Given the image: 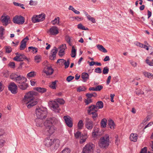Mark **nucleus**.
Masks as SVG:
<instances>
[{"label":"nucleus","mask_w":153,"mask_h":153,"mask_svg":"<svg viewBox=\"0 0 153 153\" xmlns=\"http://www.w3.org/2000/svg\"><path fill=\"white\" fill-rule=\"evenodd\" d=\"M63 119L67 125L69 127L71 128L73 126V123L71 118L69 116H65L63 117Z\"/></svg>","instance_id":"12"},{"label":"nucleus","mask_w":153,"mask_h":153,"mask_svg":"<svg viewBox=\"0 0 153 153\" xmlns=\"http://www.w3.org/2000/svg\"><path fill=\"white\" fill-rule=\"evenodd\" d=\"M43 72L47 75H50L53 73V70L51 67L48 66L45 68Z\"/></svg>","instance_id":"19"},{"label":"nucleus","mask_w":153,"mask_h":153,"mask_svg":"<svg viewBox=\"0 0 153 153\" xmlns=\"http://www.w3.org/2000/svg\"><path fill=\"white\" fill-rule=\"evenodd\" d=\"M14 23L18 25H22L25 22L24 18L21 16H16L14 17L13 20Z\"/></svg>","instance_id":"7"},{"label":"nucleus","mask_w":153,"mask_h":153,"mask_svg":"<svg viewBox=\"0 0 153 153\" xmlns=\"http://www.w3.org/2000/svg\"><path fill=\"white\" fill-rule=\"evenodd\" d=\"M59 142V140H55L52 138L51 137H48L45 139L44 143L46 146L50 147L54 143V142Z\"/></svg>","instance_id":"4"},{"label":"nucleus","mask_w":153,"mask_h":153,"mask_svg":"<svg viewBox=\"0 0 153 153\" xmlns=\"http://www.w3.org/2000/svg\"><path fill=\"white\" fill-rule=\"evenodd\" d=\"M1 21L4 26H7L10 22V17L8 16H2L1 17Z\"/></svg>","instance_id":"10"},{"label":"nucleus","mask_w":153,"mask_h":153,"mask_svg":"<svg viewBox=\"0 0 153 153\" xmlns=\"http://www.w3.org/2000/svg\"><path fill=\"white\" fill-rule=\"evenodd\" d=\"M78 128L79 129H82L84 126V123L82 120H80L78 122L77 124Z\"/></svg>","instance_id":"30"},{"label":"nucleus","mask_w":153,"mask_h":153,"mask_svg":"<svg viewBox=\"0 0 153 153\" xmlns=\"http://www.w3.org/2000/svg\"><path fill=\"white\" fill-rule=\"evenodd\" d=\"M65 61V60L63 59H59L57 60L56 63H59L60 66H62L64 65V63Z\"/></svg>","instance_id":"36"},{"label":"nucleus","mask_w":153,"mask_h":153,"mask_svg":"<svg viewBox=\"0 0 153 153\" xmlns=\"http://www.w3.org/2000/svg\"><path fill=\"white\" fill-rule=\"evenodd\" d=\"M147 64L150 66H153V62H151L149 61L148 59H146V61Z\"/></svg>","instance_id":"61"},{"label":"nucleus","mask_w":153,"mask_h":153,"mask_svg":"<svg viewBox=\"0 0 153 153\" xmlns=\"http://www.w3.org/2000/svg\"><path fill=\"white\" fill-rule=\"evenodd\" d=\"M147 148L146 147H144L141 149L140 153H146Z\"/></svg>","instance_id":"60"},{"label":"nucleus","mask_w":153,"mask_h":153,"mask_svg":"<svg viewBox=\"0 0 153 153\" xmlns=\"http://www.w3.org/2000/svg\"><path fill=\"white\" fill-rule=\"evenodd\" d=\"M136 45L137 46H139L141 48H143L144 47V45L143 44L139 42H137L136 43Z\"/></svg>","instance_id":"63"},{"label":"nucleus","mask_w":153,"mask_h":153,"mask_svg":"<svg viewBox=\"0 0 153 153\" xmlns=\"http://www.w3.org/2000/svg\"><path fill=\"white\" fill-rule=\"evenodd\" d=\"M99 131V129L97 127H94V128L93 131L92 133V135L93 137H95L98 136V134Z\"/></svg>","instance_id":"26"},{"label":"nucleus","mask_w":153,"mask_h":153,"mask_svg":"<svg viewBox=\"0 0 153 153\" xmlns=\"http://www.w3.org/2000/svg\"><path fill=\"white\" fill-rule=\"evenodd\" d=\"M94 71L95 72L100 74L102 73V69L100 68H97L95 69Z\"/></svg>","instance_id":"55"},{"label":"nucleus","mask_w":153,"mask_h":153,"mask_svg":"<svg viewBox=\"0 0 153 153\" xmlns=\"http://www.w3.org/2000/svg\"><path fill=\"white\" fill-rule=\"evenodd\" d=\"M57 120L55 117L48 118L44 122V125L45 127L53 126V124L57 122Z\"/></svg>","instance_id":"6"},{"label":"nucleus","mask_w":153,"mask_h":153,"mask_svg":"<svg viewBox=\"0 0 153 153\" xmlns=\"http://www.w3.org/2000/svg\"><path fill=\"white\" fill-rule=\"evenodd\" d=\"M13 59L18 62L22 61L24 59H26L28 62L29 61V59L23 54H21L19 55V56H16L13 58Z\"/></svg>","instance_id":"11"},{"label":"nucleus","mask_w":153,"mask_h":153,"mask_svg":"<svg viewBox=\"0 0 153 153\" xmlns=\"http://www.w3.org/2000/svg\"><path fill=\"white\" fill-rule=\"evenodd\" d=\"M51 107L52 108L53 110L56 112L59 113L60 110L59 105L56 102L54 101L51 104Z\"/></svg>","instance_id":"15"},{"label":"nucleus","mask_w":153,"mask_h":153,"mask_svg":"<svg viewBox=\"0 0 153 153\" xmlns=\"http://www.w3.org/2000/svg\"><path fill=\"white\" fill-rule=\"evenodd\" d=\"M143 74L146 77H147L148 78H150L152 76V74L148 72H143Z\"/></svg>","instance_id":"45"},{"label":"nucleus","mask_w":153,"mask_h":153,"mask_svg":"<svg viewBox=\"0 0 153 153\" xmlns=\"http://www.w3.org/2000/svg\"><path fill=\"white\" fill-rule=\"evenodd\" d=\"M109 141V136L106 134L100 138L98 142L99 146L102 148H106L108 146Z\"/></svg>","instance_id":"2"},{"label":"nucleus","mask_w":153,"mask_h":153,"mask_svg":"<svg viewBox=\"0 0 153 153\" xmlns=\"http://www.w3.org/2000/svg\"><path fill=\"white\" fill-rule=\"evenodd\" d=\"M84 102L86 105H88L91 103L92 102V101L91 99H85L84 100Z\"/></svg>","instance_id":"49"},{"label":"nucleus","mask_w":153,"mask_h":153,"mask_svg":"<svg viewBox=\"0 0 153 153\" xmlns=\"http://www.w3.org/2000/svg\"><path fill=\"white\" fill-rule=\"evenodd\" d=\"M49 58L51 60H54L56 58V56L50 53L49 56Z\"/></svg>","instance_id":"58"},{"label":"nucleus","mask_w":153,"mask_h":153,"mask_svg":"<svg viewBox=\"0 0 153 153\" xmlns=\"http://www.w3.org/2000/svg\"><path fill=\"white\" fill-rule=\"evenodd\" d=\"M8 88L12 93L16 94L18 92L17 86L14 82H10L8 85Z\"/></svg>","instance_id":"8"},{"label":"nucleus","mask_w":153,"mask_h":153,"mask_svg":"<svg viewBox=\"0 0 153 153\" xmlns=\"http://www.w3.org/2000/svg\"><path fill=\"white\" fill-rule=\"evenodd\" d=\"M81 77L83 79V81L85 82L89 79V75L87 73L83 72L81 74Z\"/></svg>","instance_id":"22"},{"label":"nucleus","mask_w":153,"mask_h":153,"mask_svg":"<svg viewBox=\"0 0 153 153\" xmlns=\"http://www.w3.org/2000/svg\"><path fill=\"white\" fill-rule=\"evenodd\" d=\"M97 112V111L92 112V113H90V114H88L89 115L92 114V117L94 120H96L97 118L98 117V114Z\"/></svg>","instance_id":"29"},{"label":"nucleus","mask_w":153,"mask_h":153,"mask_svg":"<svg viewBox=\"0 0 153 153\" xmlns=\"http://www.w3.org/2000/svg\"><path fill=\"white\" fill-rule=\"evenodd\" d=\"M109 71V68L107 67H106L103 68L102 71L103 74H107Z\"/></svg>","instance_id":"47"},{"label":"nucleus","mask_w":153,"mask_h":153,"mask_svg":"<svg viewBox=\"0 0 153 153\" xmlns=\"http://www.w3.org/2000/svg\"><path fill=\"white\" fill-rule=\"evenodd\" d=\"M4 28L3 27H0V37L1 39H3L4 37L3 36L4 31Z\"/></svg>","instance_id":"44"},{"label":"nucleus","mask_w":153,"mask_h":153,"mask_svg":"<svg viewBox=\"0 0 153 153\" xmlns=\"http://www.w3.org/2000/svg\"><path fill=\"white\" fill-rule=\"evenodd\" d=\"M35 75H36V74H35V72L33 71H32L27 74V77H33Z\"/></svg>","instance_id":"51"},{"label":"nucleus","mask_w":153,"mask_h":153,"mask_svg":"<svg viewBox=\"0 0 153 153\" xmlns=\"http://www.w3.org/2000/svg\"><path fill=\"white\" fill-rule=\"evenodd\" d=\"M18 75L14 73H12L10 76V78L13 80L15 81Z\"/></svg>","instance_id":"37"},{"label":"nucleus","mask_w":153,"mask_h":153,"mask_svg":"<svg viewBox=\"0 0 153 153\" xmlns=\"http://www.w3.org/2000/svg\"><path fill=\"white\" fill-rule=\"evenodd\" d=\"M34 89L36 90L38 92L42 94L46 92L47 89L43 88H41L40 87H37L34 88Z\"/></svg>","instance_id":"23"},{"label":"nucleus","mask_w":153,"mask_h":153,"mask_svg":"<svg viewBox=\"0 0 153 153\" xmlns=\"http://www.w3.org/2000/svg\"><path fill=\"white\" fill-rule=\"evenodd\" d=\"M28 86V84L25 82L22 83V84H20V85H19V88L22 90L26 89Z\"/></svg>","instance_id":"25"},{"label":"nucleus","mask_w":153,"mask_h":153,"mask_svg":"<svg viewBox=\"0 0 153 153\" xmlns=\"http://www.w3.org/2000/svg\"><path fill=\"white\" fill-rule=\"evenodd\" d=\"M74 78V76H69L67 77L66 78V80L68 82H70Z\"/></svg>","instance_id":"57"},{"label":"nucleus","mask_w":153,"mask_h":153,"mask_svg":"<svg viewBox=\"0 0 153 153\" xmlns=\"http://www.w3.org/2000/svg\"><path fill=\"white\" fill-rule=\"evenodd\" d=\"M58 51V49L56 47H54L53 49L51 51V54L54 55V56H56V54Z\"/></svg>","instance_id":"40"},{"label":"nucleus","mask_w":153,"mask_h":153,"mask_svg":"<svg viewBox=\"0 0 153 153\" xmlns=\"http://www.w3.org/2000/svg\"><path fill=\"white\" fill-rule=\"evenodd\" d=\"M51 23L53 25H55L56 23L59 25V18L57 17V18H56L54 20L51 21Z\"/></svg>","instance_id":"43"},{"label":"nucleus","mask_w":153,"mask_h":153,"mask_svg":"<svg viewBox=\"0 0 153 153\" xmlns=\"http://www.w3.org/2000/svg\"><path fill=\"white\" fill-rule=\"evenodd\" d=\"M86 88L84 86H79L77 88V91L80 92L81 91H85Z\"/></svg>","instance_id":"39"},{"label":"nucleus","mask_w":153,"mask_h":153,"mask_svg":"<svg viewBox=\"0 0 153 153\" xmlns=\"http://www.w3.org/2000/svg\"><path fill=\"white\" fill-rule=\"evenodd\" d=\"M6 52L7 53H10L12 50V48H11L9 46H6L5 47Z\"/></svg>","instance_id":"46"},{"label":"nucleus","mask_w":153,"mask_h":153,"mask_svg":"<svg viewBox=\"0 0 153 153\" xmlns=\"http://www.w3.org/2000/svg\"><path fill=\"white\" fill-rule=\"evenodd\" d=\"M36 17L38 18V19H42L43 18H44V20L45 19V16L44 13H41V14L39 15L38 16H36Z\"/></svg>","instance_id":"48"},{"label":"nucleus","mask_w":153,"mask_h":153,"mask_svg":"<svg viewBox=\"0 0 153 153\" xmlns=\"http://www.w3.org/2000/svg\"><path fill=\"white\" fill-rule=\"evenodd\" d=\"M28 49L29 50V51H30V49L31 50L32 49H35V53L37 52V51H38V48H35V47H32V46L29 47L28 48Z\"/></svg>","instance_id":"62"},{"label":"nucleus","mask_w":153,"mask_h":153,"mask_svg":"<svg viewBox=\"0 0 153 153\" xmlns=\"http://www.w3.org/2000/svg\"><path fill=\"white\" fill-rule=\"evenodd\" d=\"M97 95V94L94 92L91 93H88L86 94L85 96L87 99H90L93 97H96Z\"/></svg>","instance_id":"28"},{"label":"nucleus","mask_w":153,"mask_h":153,"mask_svg":"<svg viewBox=\"0 0 153 153\" xmlns=\"http://www.w3.org/2000/svg\"><path fill=\"white\" fill-rule=\"evenodd\" d=\"M35 112L37 118L44 119L46 117L47 112L45 108H36Z\"/></svg>","instance_id":"3"},{"label":"nucleus","mask_w":153,"mask_h":153,"mask_svg":"<svg viewBox=\"0 0 153 153\" xmlns=\"http://www.w3.org/2000/svg\"><path fill=\"white\" fill-rule=\"evenodd\" d=\"M88 109L87 110V112L88 114L92 112L97 111L98 110L95 105H92L88 106Z\"/></svg>","instance_id":"20"},{"label":"nucleus","mask_w":153,"mask_h":153,"mask_svg":"<svg viewBox=\"0 0 153 153\" xmlns=\"http://www.w3.org/2000/svg\"><path fill=\"white\" fill-rule=\"evenodd\" d=\"M94 147V145L91 143L87 144L83 148L82 153H89L91 152Z\"/></svg>","instance_id":"5"},{"label":"nucleus","mask_w":153,"mask_h":153,"mask_svg":"<svg viewBox=\"0 0 153 153\" xmlns=\"http://www.w3.org/2000/svg\"><path fill=\"white\" fill-rule=\"evenodd\" d=\"M32 20V22L35 23L43 21L44 20V18H43L42 19H38V18H36L33 17Z\"/></svg>","instance_id":"34"},{"label":"nucleus","mask_w":153,"mask_h":153,"mask_svg":"<svg viewBox=\"0 0 153 153\" xmlns=\"http://www.w3.org/2000/svg\"><path fill=\"white\" fill-rule=\"evenodd\" d=\"M70 60L69 59H68L67 61L65 60L64 63V65H65V68L66 69L69 67L70 64Z\"/></svg>","instance_id":"42"},{"label":"nucleus","mask_w":153,"mask_h":153,"mask_svg":"<svg viewBox=\"0 0 153 153\" xmlns=\"http://www.w3.org/2000/svg\"><path fill=\"white\" fill-rule=\"evenodd\" d=\"M21 45L20 46L19 49L20 50H24L26 47V42L22 41L21 42Z\"/></svg>","instance_id":"31"},{"label":"nucleus","mask_w":153,"mask_h":153,"mask_svg":"<svg viewBox=\"0 0 153 153\" xmlns=\"http://www.w3.org/2000/svg\"><path fill=\"white\" fill-rule=\"evenodd\" d=\"M8 65L12 68H14L15 67V63L14 62H10L8 64Z\"/></svg>","instance_id":"56"},{"label":"nucleus","mask_w":153,"mask_h":153,"mask_svg":"<svg viewBox=\"0 0 153 153\" xmlns=\"http://www.w3.org/2000/svg\"><path fill=\"white\" fill-rule=\"evenodd\" d=\"M64 153H70V149L68 148H66L62 151Z\"/></svg>","instance_id":"53"},{"label":"nucleus","mask_w":153,"mask_h":153,"mask_svg":"<svg viewBox=\"0 0 153 153\" xmlns=\"http://www.w3.org/2000/svg\"><path fill=\"white\" fill-rule=\"evenodd\" d=\"M76 53V50L74 48V46L72 47L71 53V56L72 57H75Z\"/></svg>","instance_id":"32"},{"label":"nucleus","mask_w":153,"mask_h":153,"mask_svg":"<svg viewBox=\"0 0 153 153\" xmlns=\"http://www.w3.org/2000/svg\"><path fill=\"white\" fill-rule=\"evenodd\" d=\"M43 118H37L35 120V122L36 126L39 127H42L43 126L44 120Z\"/></svg>","instance_id":"14"},{"label":"nucleus","mask_w":153,"mask_h":153,"mask_svg":"<svg viewBox=\"0 0 153 153\" xmlns=\"http://www.w3.org/2000/svg\"><path fill=\"white\" fill-rule=\"evenodd\" d=\"M50 32V34L55 35L59 33L57 28L56 26H53L50 29L48 33Z\"/></svg>","instance_id":"18"},{"label":"nucleus","mask_w":153,"mask_h":153,"mask_svg":"<svg viewBox=\"0 0 153 153\" xmlns=\"http://www.w3.org/2000/svg\"><path fill=\"white\" fill-rule=\"evenodd\" d=\"M93 122L89 118L85 119V126L88 130L92 129L93 127Z\"/></svg>","instance_id":"9"},{"label":"nucleus","mask_w":153,"mask_h":153,"mask_svg":"<svg viewBox=\"0 0 153 153\" xmlns=\"http://www.w3.org/2000/svg\"><path fill=\"white\" fill-rule=\"evenodd\" d=\"M56 101L61 104H63L65 103V101L62 99H58L56 100Z\"/></svg>","instance_id":"52"},{"label":"nucleus","mask_w":153,"mask_h":153,"mask_svg":"<svg viewBox=\"0 0 153 153\" xmlns=\"http://www.w3.org/2000/svg\"><path fill=\"white\" fill-rule=\"evenodd\" d=\"M95 105L98 110V109L102 108L103 107V104L102 101H98L97 102Z\"/></svg>","instance_id":"27"},{"label":"nucleus","mask_w":153,"mask_h":153,"mask_svg":"<svg viewBox=\"0 0 153 153\" xmlns=\"http://www.w3.org/2000/svg\"><path fill=\"white\" fill-rule=\"evenodd\" d=\"M96 91H100L103 88V86L102 85H98L95 87Z\"/></svg>","instance_id":"54"},{"label":"nucleus","mask_w":153,"mask_h":153,"mask_svg":"<svg viewBox=\"0 0 153 153\" xmlns=\"http://www.w3.org/2000/svg\"><path fill=\"white\" fill-rule=\"evenodd\" d=\"M40 56H36L34 57V59L36 62L38 63L40 62L41 60Z\"/></svg>","instance_id":"50"},{"label":"nucleus","mask_w":153,"mask_h":153,"mask_svg":"<svg viewBox=\"0 0 153 153\" xmlns=\"http://www.w3.org/2000/svg\"><path fill=\"white\" fill-rule=\"evenodd\" d=\"M77 28L80 29L84 30H88V29L86 27L85 28V27L83 26L81 23L77 25Z\"/></svg>","instance_id":"35"},{"label":"nucleus","mask_w":153,"mask_h":153,"mask_svg":"<svg viewBox=\"0 0 153 153\" xmlns=\"http://www.w3.org/2000/svg\"><path fill=\"white\" fill-rule=\"evenodd\" d=\"M55 130L56 128L53 126L45 127V131L48 135H51L55 132Z\"/></svg>","instance_id":"13"},{"label":"nucleus","mask_w":153,"mask_h":153,"mask_svg":"<svg viewBox=\"0 0 153 153\" xmlns=\"http://www.w3.org/2000/svg\"><path fill=\"white\" fill-rule=\"evenodd\" d=\"M65 40L67 43H69L71 42V38L69 36H66Z\"/></svg>","instance_id":"64"},{"label":"nucleus","mask_w":153,"mask_h":153,"mask_svg":"<svg viewBox=\"0 0 153 153\" xmlns=\"http://www.w3.org/2000/svg\"><path fill=\"white\" fill-rule=\"evenodd\" d=\"M38 94L37 92L30 91L25 96L23 102L26 105L28 108H30L37 104V101L34 99L33 96H36Z\"/></svg>","instance_id":"1"},{"label":"nucleus","mask_w":153,"mask_h":153,"mask_svg":"<svg viewBox=\"0 0 153 153\" xmlns=\"http://www.w3.org/2000/svg\"><path fill=\"white\" fill-rule=\"evenodd\" d=\"M130 140L134 142H136L137 139V135L136 134H131L129 137Z\"/></svg>","instance_id":"21"},{"label":"nucleus","mask_w":153,"mask_h":153,"mask_svg":"<svg viewBox=\"0 0 153 153\" xmlns=\"http://www.w3.org/2000/svg\"><path fill=\"white\" fill-rule=\"evenodd\" d=\"M107 120L105 118L102 119L101 122V126L103 128H105L106 125Z\"/></svg>","instance_id":"33"},{"label":"nucleus","mask_w":153,"mask_h":153,"mask_svg":"<svg viewBox=\"0 0 153 153\" xmlns=\"http://www.w3.org/2000/svg\"><path fill=\"white\" fill-rule=\"evenodd\" d=\"M67 48L65 44L61 45L59 47V56L62 57L65 54V51Z\"/></svg>","instance_id":"16"},{"label":"nucleus","mask_w":153,"mask_h":153,"mask_svg":"<svg viewBox=\"0 0 153 153\" xmlns=\"http://www.w3.org/2000/svg\"><path fill=\"white\" fill-rule=\"evenodd\" d=\"M57 82L58 81L55 80L54 82H52V83L50 85L49 87L53 89H55V85L56 84V82Z\"/></svg>","instance_id":"41"},{"label":"nucleus","mask_w":153,"mask_h":153,"mask_svg":"<svg viewBox=\"0 0 153 153\" xmlns=\"http://www.w3.org/2000/svg\"><path fill=\"white\" fill-rule=\"evenodd\" d=\"M74 136L76 139H78L79 137H82V134L81 132L79 131H77L76 133H74Z\"/></svg>","instance_id":"38"},{"label":"nucleus","mask_w":153,"mask_h":153,"mask_svg":"<svg viewBox=\"0 0 153 153\" xmlns=\"http://www.w3.org/2000/svg\"><path fill=\"white\" fill-rule=\"evenodd\" d=\"M27 81V79L25 77L18 75L15 81L19 84H22V83L25 82Z\"/></svg>","instance_id":"17"},{"label":"nucleus","mask_w":153,"mask_h":153,"mask_svg":"<svg viewBox=\"0 0 153 153\" xmlns=\"http://www.w3.org/2000/svg\"><path fill=\"white\" fill-rule=\"evenodd\" d=\"M108 126L111 129H114L115 126V125L112 120L111 119H109L108 121Z\"/></svg>","instance_id":"24"},{"label":"nucleus","mask_w":153,"mask_h":153,"mask_svg":"<svg viewBox=\"0 0 153 153\" xmlns=\"http://www.w3.org/2000/svg\"><path fill=\"white\" fill-rule=\"evenodd\" d=\"M87 139V137H81L80 140V143L81 144H82L83 143L85 142Z\"/></svg>","instance_id":"59"}]
</instances>
